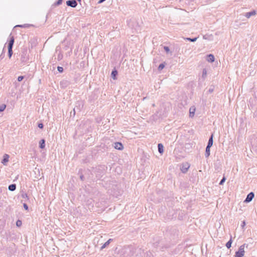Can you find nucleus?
I'll use <instances>...</instances> for the list:
<instances>
[{
    "label": "nucleus",
    "instance_id": "nucleus-23",
    "mask_svg": "<svg viewBox=\"0 0 257 257\" xmlns=\"http://www.w3.org/2000/svg\"><path fill=\"white\" fill-rule=\"evenodd\" d=\"M164 50L165 51V52L167 53H169L170 52V49H169V48L168 47L164 46Z\"/></svg>",
    "mask_w": 257,
    "mask_h": 257
},
{
    "label": "nucleus",
    "instance_id": "nucleus-31",
    "mask_svg": "<svg viewBox=\"0 0 257 257\" xmlns=\"http://www.w3.org/2000/svg\"><path fill=\"white\" fill-rule=\"evenodd\" d=\"M61 2H62V0H58L57 2V4L60 5L61 4Z\"/></svg>",
    "mask_w": 257,
    "mask_h": 257
},
{
    "label": "nucleus",
    "instance_id": "nucleus-7",
    "mask_svg": "<svg viewBox=\"0 0 257 257\" xmlns=\"http://www.w3.org/2000/svg\"><path fill=\"white\" fill-rule=\"evenodd\" d=\"M114 147L115 149L122 150L123 148V145L121 143L116 142L114 143Z\"/></svg>",
    "mask_w": 257,
    "mask_h": 257
},
{
    "label": "nucleus",
    "instance_id": "nucleus-16",
    "mask_svg": "<svg viewBox=\"0 0 257 257\" xmlns=\"http://www.w3.org/2000/svg\"><path fill=\"white\" fill-rule=\"evenodd\" d=\"M16 189V184H11L9 186V190L12 191L15 190Z\"/></svg>",
    "mask_w": 257,
    "mask_h": 257
},
{
    "label": "nucleus",
    "instance_id": "nucleus-34",
    "mask_svg": "<svg viewBox=\"0 0 257 257\" xmlns=\"http://www.w3.org/2000/svg\"><path fill=\"white\" fill-rule=\"evenodd\" d=\"M73 112H74V114L75 113V109H73Z\"/></svg>",
    "mask_w": 257,
    "mask_h": 257
},
{
    "label": "nucleus",
    "instance_id": "nucleus-11",
    "mask_svg": "<svg viewBox=\"0 0 257 257\" xmlns=\"http://www.w3.org/2000/svg\"><path fill=\"white\" fill-rule=\"evenodd\" d=\"M213 134H211L210 136L207 146L211 147L213 145Z\"/></svg>",
    "mask_w": 257,
    "mask_h": 257
},
{
    "label": "nucleus",
    "instance_id": "nucleus-32",
    "mask_svg": "<svg viewBox=\"0 0 257 257\" xmlns=\"http://www.w3.org/2000/svg\"><path fill=\"white\" fill-rule=\"evenodd\" d=\"M105 1V0H99V1L98 2V3L99 4L102 3V2H103Z\"/></svg>",
    "mask_w": 257,
    "mask_h": 257
},
{
    "label": "nucleus",
    "instance_id": "nucleus-14",
    "mask_svg": "<svg viewBox=\"0 0 257 257\" xmlns=\"http://www.w3.org/2000/svg\"><path fill=\"white\" fill-rule=\"evenodd\" d=\"M232 243V236H231L230 239L228 241V242L226 243V246L227 248H230L231 246V244Z\"/></svg>",
    "mask_w": 257,
    "mask_h": 257
},
{
    "label": "nucleus",
    "instance_id": "nucleus-18",
    "mask_svg": "<svg viewBox=\"0 0 257 257\" xmlns=\"http://www.w3.org/2000/svg\"><path fill=\"white\" fill-rule=\"evenodd\" d=\"M111 241V239H108L102 246H101V249H103L104 248H105L107 245H108L110 241Z\"/></svg>",
    "mask_w": 257,
    "mask_h": 257
},
{
    "label": "nucleus",
    "instance_id": "nucleus-3",
    "mask_svg": "<svg viewBox=\"0 0 257 257\" xmlns=\"http://www.w3.org/2000/svg\"><path fill=\"white\" fill-rule=\"evenodd\" d=\"M14 43V39L13 37H12L11 40L9 41V46H8V53H9V58H11L13 54L12 48H13Z\"/></svg>",
    "mask_w": 257,
    "mask_h": 257
},
{
    "label": "nucleus",
    "instance_id": "nucleus-19",
    "mask_svg": "<svg viewBox=\"0 0 257 257\" xmlns=\"http://www.w3.org/2000/svg\"><path fill=\"white\" fill-rule=\"evenodd\" d=\"M6 107V105L5 104H2L0 105V112L3 111Z\"/></svg>",
    "mask_w": 257,
    "mask_h": 257
},
{
    "label": "nucleus",
    "instance_id": "nucleus-30",
    "mask_svg": "<svg viewBox=\"0 0 257 257\" xmlns=\"http://www.w3.org/2000/svg\"><path fill=\"white\" fill-rule=\"evenodd\" d=\"M38 127L40 128H42L43 127V124L42 123H39L38 124Z\"/></svg>",
    "mask_w": 257,
    "mask_h": 257
},
{
    "label": "nucleus",
    "instance_id": "nucleus-4",
    "mask_svg": "<svg viewBox=\"0 0 257 257\" xmlns=\"http://www.w3.org/2000/svg\"><path fill=\"white\" fill-rule=\"evenodd\" d=\"M254 194L253 192H251L249 194H247L245 199L244 200V202L248 203L250 202L252 199L254 198Z\"/></svg>",
    "mask_w": 257,
    "mask_h": 257
},
{
    "label": "nucleus",
    "instance_id": "nucleus-8",
    "mask_svg": "<svg viewBox=\"0 0 257 257\" xmlns=\"http://www.w3.org/2000/svg\"><path fill=\"white\" fill-rule=\"evenodd\" d=\"M256 14V12L255 11H252L251 12H249L245 13L244 16L247 18H249L250 17L252 16H254Z\"/></svg>",
    "mask_w": 257,
    "mask_h": 257
},
{
    "label": "nucleus",
    "instance_id": "nucleus-1",
    "mask_svg": "<svg viewBox=\"0 0 257 257\" xmlns=\"http://www.w3.org/2000/svg\"><path fill=\"white\" fill-rule=\"evenodd\" d=\"M248 247V244L244 243L240 245L238 248V250L235 253L234 257H243L244 255V248Z\"/></svg>",
    "mask_w": 257,
    "mask_h": 257
},
{
    "label": "nucleus",
    "instance_id": "nucleus-21",
    "mask_svg": "<svg viewBox=\"0 0 257 257\" xmlns=\"http://www.w3.org/2000/svg\"><path fill=\"white\" fill-rule=\"evenodd\" d=\"M225 180H226V178L225 176H223L222 179L221 180V181L219 182V185H222L224 184Z\"/></svg>",
    "mask_w": 257,
    "mask_h": 257
},
{
    "label": "nucleus",
    "instance_id": "nucleus-10",
    "mask_svg": "<svg viewBox=\"0 0 257 257\" xmlns=\"http://www.w3.org/2000/svg\"><path fill=\"white\" fill-rule=\"evenodd\" d=\"M214 56L212 54H209L207 56V61L209 62H213L214 61Z\"/></svg>",
    "mask_w": 257,
    "mask_h": 257
},
{
    "label": "nucleus",
    "instance_id": "nucleus-36",
    "mask_svg": "<svg viewBox=\"0 0 257 257\" xmlns=\"http://www.w3.org/2000/svg\"><path fill=\"white\" fill-rule=\"evenodd\" d=\"M26 196L27 197V195H26V194H24V195H23V197H24V196Z\"/></svg>",
    "mask_w": 257,
    "mask_h": 257
},
{
    "label": "nucleus",
    "instance_id": "nucleus-24",
    "mask_svg": "<svg viewBox=\"0 0 257 257\" xmlns=\"http://www.w3.org/2000/svg\"><path fill=\"white\" fill-rule=\"evenodd\" d=\"M116 74H117L116 71H113L112 72L111 75H112V77L113 78V79H115V76L116 75Z\"/></svg>",
    "mask_w": 257,
    "mask_h": 257
},
{
    "label": "nucleus",
    "instance_id": "nucleus-25",
    "mask_svg": "<svg viewBox=\"0 0 257 257\" xmlns=\"http://www.w3.org/2000/svg\"><path fill=\"white\" fill-rule=\"evenodd\" d=\"M16 225L18 226H20L22 225V222L20 220H18L16 222Z\"/></svg>",
    "mask_w": 257,
    "mask_h": 257
},
{
    "label": "nucleus",
    "instance_id": "nucleus-6",
    "mask_svg": "<svg viewBox=\"0 0 257 257\" xmlns=\"http://www.w3.org/2000/svg\"><path fill=\"white\" fill-rule=\"evenodd\" d=\"M10 156L8 154H5L3 156V159L2 161V163L4 165H7V163L9 162Z\"/></svg>",
    "mask_w": 257,
    "mask_h": 257
},
{
    "label": "nucleus",
    "instance_id": "nucleus-9",
    "mask_svg": "<svg viewBox=\"0 0 257 257\" xmlns=\"http://www.w3.org/2000/svg\"><path fill=\"white\" fill-rule=\"evenodd\" d=\"M195 112V107L194 106L191 107L189 109L190 117H193L194 116Z\"/></svg>",
    "mask_w": 257,
    "mask_h": 257
},
{
    "label": "nucleus",
    "instance_id": "nucleus-5",
    "mask_svg": "<svg viewBox=\"0 0 257 257\" xmlns=\"http://www.w3.org/2000/svg\"><path fill=\"white\" fill-rule=\"evenodd\" d=\"M67 6L72 8H75L77 6V2L75 0H69L66 2Z\"/></svg>",
    "mask_w": 257,
    "mask_h": 257
},
{
    "label": "nucleus",
    "instance_id": "nucleus-15",
    "mask_svg": "<svg viewBox=\"0 0 257 257\" xmlns=\"http://www.w3.org/2000/svg\"><path fill=\"white\" fill-rule=\"evenodd\" d=\"M207 76V70L205 68H204L202 71V78L203 80H204Z\"/></svg>",
    "mask_w": 257,
    "mask_h": 257
},
{
    "label": "nucleus",
    "instance_id": "nucleus-13",
    "mask_svg": "<svg viewBox=\"0 0 257 257\" xmlns=\"http://www.w3.org/2000/svg\"><path fill=\"white\" fill-rule=\"evenodd\" d=\"M210 147L207 146L205 150V156L206 158H208L210 156Z\"/></svg>",
    "mask_w": 257,
    "mask_h": 257
},
{
    "label": "nucleus",
    "instance_id": "nucleus-20",
    "mask_svg": "<svg viewBox=\"0 0 257 257\" xmlns=\"http://www.w3.org/2000/svg\"><path fill=\"white\" fill-rule=\"evenodd\" d=\"M187 40H188L190 42H195L196 40L197 39V38H186Z\"/></svg>",
    "mask_w": 257,
    "mask_h": 257
},
{
    "label": "nucleus",
    "instance_id": "nucleus-29",
    "mask_svg": "<svg viewBox=\"0 0 257 257\" xmlns=\"http://www.w3.org/2000/svg\"><path fill=\"white\" fill-rule=\"evenodd\" d=\"M245 225V221H243L242 222V224L241 225L242 228H243Z\"/></svg>",
    "mask_w": 257,
    "mask_h": 257
},
{
    "label": "nucleus",
    "instance_id": "nucleus-33",
    "mask_svg": "<svg viewBox=\"0 0 257 257\" xmlns=\"http://www.w3.org/2000/svg\"><path fill=\"white\" fill-rule=\"evenodd\" d=\"M73 112H74V114L75 113V109H73Z\"/></svg>",
    "mask_w": 257,
    "mask_h": 257
},
{
    "label": "nucleus",
    "instance_id": "nucleus-27",
    "mask_svg": "<svg viewBox=\"0 0 257 257\" xmlns=\"http://www.w3.org/2000/svg\"><path fill=\"white\" fill-rule=\"evenodd\" d=\"M24 78V77L22 76H19L18 78V80L19 81H21Z\"/></svg>",
    "mask_w": 257,
    "mask_h": 257
},
{
    "label": "nucleus",
    "instance_id": "nucleus-17",
    "mask_svg": "<svg viewBox=\"0 0 257 257\" xmlns=\"http://www.w3.org/2000/svg\"><path fill=\"white\" fill-rule=\"evenodd\" d=\"M45 140H42L40 142V147L41 149H43L45 148Z\"/></svg>",
    "mask_w": 257,
    "mask_h": 257
},
{
    "label": "nucleus",
    "instance_id": "nucleus-12",
    "mask_svg": "<svg viewBox=\"0 0 257 257\" xmlns=\"http://www.w3.org/2000/svg\"><path fill=\"white\" fill-rule=\"evenodd\" d=\"M158 151L162 155L164 153V146L162 144H159L158 146Z\"/></svg>",
    "mask_w": 257,
    "mask_h": 257
},
{
    "label": "nucleus",
    "instance_id": "nucleus-26",
    "mask_svg": "<svg viewBox=\"0 0 257 257\" xmlns=\"http://www.w3.org/2000/svg\"><path fill=\"white\" fill-rule=\"evenodd\" d=\"M57 69L60 72H62L63 71V68L62 67L58 66Z\"/></svg>",
    "mask_w": 257,
    "mask_h": 257
},
{
    "label": "nucleus",
    "instance_id": "nucleus-35",
    "mask_svg": "<svg viewBox=\"0 0 257 257\" xmlns=\"http://www.w3.org/2000/svg\"><path fill=\"white\" fill-rule=\"evenodd\" d=\"M209 92H212L213 90H212H212H211V89H210L209 90Z\"/></svg>",
    "mask_w": 257,
    "mask_h": 257
},
{
    "label": "nucleus",
    "instance_id": "nucleus-2",
    "mask_svg": "<svg viewBox=\"0 0 257 257\" xmlns=\"http://www.w3.org/2000/svg\"><path fill=\"white\" fill-rule=\"evenodd\" d=\"M190 165L188 162H185L181 164L180 166V169L182 173L185 174L187 172Z\"/></svg>",
    "mask_w": 257,
    "mask_h": 257
},
{
    "label": "nucleus",
    "instance_id": "nucleus-28",
    "mask_svg": "<svg viewBox=\"0 0 257 257\" xmlns=\"http://www.w3.org/2000/svg\"><path fill=\"white\" fill-rule=\"evenodd\" d=\"M23 206L24 207V208L26 209V210H28V205L26 204V203H24L23 204Z\"/></svg>",
    "mask_w": 257,
    "mask_h": 257
},
{
    "label": "nucleus",
    "instance_id": "nucleus-22",
    "mask_svg": "<svg viewBox=\"0 0 257 257\" xmlns=\"http://www.w3.org/2000/svg\"><path fill=\"white\" fill-rule=\"evenodd\" d=\"M165 67V64L163 63H162L160 64V65L158 67L159 70H162Z\"/></svg>",
    "mask_w": 257,
    "mask_h": 257
}]
</instances>
